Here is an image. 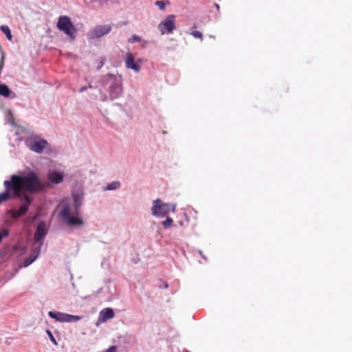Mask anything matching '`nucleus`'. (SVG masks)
<instances>
[{
	"instance_id": "20",
	"label": "nucleus",
	"mask_w": 352,
	"mask_h": 352,
	"mask_svg": "<svg viewBox=\"0 0 352 352\" xmlns=\"http://www.w3.org/2000/svg\"><path fill=\"white\" fill-rule=\"evenodd\" d=\"M36 256H30V257L26 258L24 261V267H28V265L32 264L34 262V261L36 259Z\"/></svg>"
},
{
	"instance_id": "25",
	"label": "nucleus",
	"mask_w": 352,
	"mask_h": 352,
	"mask_svg": "<svg viewBox=\"0 0 352 352\" xmlns=\"http://www.w3.org/2000/svg\"><path fill=\"white\" fill-rule=\"evenodd\" d=\"M116 347L114 346H111L105 352H116Z\"/></svg>"
},
{
	"instance_id": "23",
	"label": "nucleus",
	"mask_w": 352,
	"mask_h": 352,
	"mask_svg": "<svg viewBox=\"0 0 352 352\" xmlns=\"http://www.w3.org/2000/svg\"><path fill=\"white\" fill-rule=\"evenodd\" d=\"M155 4L159 7L161 10H165V3L162 1H157Z\"/></svg>"
},
{
	"instance_id": "6",
	"label": "nucleus",
	"mask_w": 352,
	"mask_h": 352,
	"mask_svg": "<svg viewBox=\"0 0 352 352\" xmlns=\"http://www.w3.org/2000/svg\"><path fill=\"white\" fill-rule=\"evenodd\" d=\"M175 18L174 14H170L159 23L157 28L161 34H172L173 32L176 28Z\"/></svg>"
},
{
	"instance_id": "11",
	"label": "nucleus",
	"mask_w": 352,
	"mask_h": 352,
	"mask_svg": "<svg viewBox=\"0 0 352 352\" xmlns=\"http://www.w3.org/2000/svg\"><path fill=\"white\" fill-rule=\"evenodd\" d=\"M46 226L44 222H41L38 226L37 229L36 230V232L34 234V241L38 242L42 239H43L46 235Z\"/></svg>"
},
{
	"instance_id": "9",
	"label": "nucleus",
	"mask_w": 352,
	"mask_h": 352,
	"mask_svg": "<svg viewBox=\"0 0 352 352\" xmlns=\"http://www.w3.org/2000/svg\"><path fill=\"white\" fill-rule=\"evenodd\" d=\"M115 316V313L111 308H104L99 313L98 321L100 322H105L108 320L113 318Z\"/></svg>"
},
{
	"instance_id": "12",
	"label": "nucleus",
	"mask_w": 352,
	"mask_h": 352,
	"mask_svg": "<svg viewBox=\"0 0 352 352\" xmlns=\"http://www.w3.org/2000/svg\"><path fill=\"white\" fill-rule=\"evenodd\" d=\"M47 145V142L46 140H42L32 143L30 148L36 153H41Z\"/></svg>"
},
{
	"instance_id": "1",
	"label": "nucleus",
	"mask_w": 352,
	"mask_h": 352,
	"mask_svg": "<svg viewBox=\"0 0 352 352\" xmlns=\"http://www.w3.org/2000/svg\"><path fill=\"white\" fill-rule=\"evenodd\" d=\"M4 192L0 193V204L14 197H21L23 192L36 193L43 190L46 184L33 171L25 175H12L3 182Z\"/></svg>"
},
{
	"instance_id": "16",
	"label": "nucleus",
	"mask_w": 352,
	"mask_h": 352,
	"mask_svg": "<svg viewBox=\"0 0 352 352\" xmlns=\"http://www.w3.org/2000/svg\"><path fill=\"white\" fill-rule=\"evenodd\" d=\"M10 94L9 87L6 85H0V95L8 97Z\"/></svg>"
},
{
	"instance_id": "10",
	"label": "nucleus",
	"mask_w": 352,
	"mask_h": 352,
	"mask_svg": "<svg viewBox=\"0 0 352 352\" xmlns=\"http://www.w3.org/2000/svg\"><path fill=\"white\" fill-rule=\"evenodd\" d=\"M125 64L127 68L131 69L136 72L140 70V65L134 61V57L131 53H127L126 54Z\"/></svg>"
},
{
	"instance_id": "5",
	"label": "nucleus",
	"mask_w": 352,
	"mask_h": 352,
	"mask_svg": "<svg viewBox=\"0 0 352 352\" xmlns=\"http://www.w3.org/2000/svg\"><path fill=\"white\" fill-rule=\"evenodd\" d=\"M175 206H171L169 204H164L160 199H157L153 201L151 212L153 216L165 217L167 216L170 210L175 212Z\"/></svg>"
},
{
	"instance_id": "31",
	"label": "nucleus",
	"mask_w": 352,
	"mask_h": 352,
	"mask_svg": "<svg viewBox=\"0 0 352 352\" xmlns=\"http://www.w3.org/2000/svg\"><path fill=\"white\" fill-rule=\"evenodd\" d=\"M188 352V351H187Z\"/></svg>"
},
{
	"instance_id": "19",
	"label": "nucleus",
	"mask_w": 352,
	"mask_h": 352,
	"mask_svg": "<svg viewBox=\"0 0 352 352\" xmlns=\"http://www.w3.org/2000/svg\"><path fill=\"white\" fill-rule=\"evenodd\" d=\"M173 222V219L170 217H167L166 219L162 222V225L165 228H167L172 225Z\"/></svg>"
},
{
	"instance_id": "15",
	"label": "nucleus",
	"mask_w": 352,
	"mask_h": 352,
	"mask_svg": "<svg viewBox=\"0 0 352 352\" xmlns=\"http://www.w3.org/2000/svg\"><path fill=\"white\" fill-rule=\"evenodd\" d=\"M1 30L4 33V34L6 36L7 38L9 41H12V36L10 32V30L8 26L6 25H3L0 28Z\"/></svg>"
},
{
	"instance_id": "14",
	"label": "nucleus",
	"mask_w": 352,
	"mask_h": 352,
	"mask_svg": "<svg viewBox=\"0 0 352 352\" xmlns=\"http://www.w3.org/2000/svg\"><path fill=\"white\" fill-rule=\"evenodd\" d=\"M111 29V28L110 25L97 26L94 29V35L96 37H100L103 35L108 34L110 32Z\"/></svg>"
},
{
	"instance_id": "24",
	"label": "nucleus",
	"mask_w": 352,
	"mask_h": 352,
	"mask_svg": "<svg viewBox=\"0 0 352 352\" xmlns=\"http://www.w3.org/2000/svg\"><path fill=\"white\" fill-rule=\"evenodd\" d=\"M191 34L195 37V38H201L202 39V33L199 31H197V30H195V31H192Z\"/></svg>"
},
{
	"instance_id": "8",
	"label": "nucleus",
	"mask_w": 352,
	"mask_h": 352,
	"mask_svg": "<svg viewBox=\"0 0 352 352\" xmlns=\"http://www.w3.org/2000/svg\"><path fill=\"white\" fill-rule=\"evenodd\" d=\"M23 195V200L25 202L20 206V208L14 212L12 217L14 218H18L26 213V212L28 210L29 205L30 204L32 199L31 198L28 196L27 195H25V192Z\"/></svg>"
},
{
	"instance_id": "7",
	"label": "nucleus",
	"mask_w": 352,
	"mask_h": 352,
	"mask_svg": "<svg viewBox=\"0 0 352 352\" xmlns=\"http://www.w3.org/2000/svg\"><path fill=\"white\" fill-rule=\"evenodd\" d=\"M48 315L52 318L60 322H74L82 319V316H74L58 311H49Z\"/></svg>"
},
{
	"instance_id": "2",
	"label": "nucleus",
	"mask_w": 352,
	"mask_h": 352,
	"mask_svg": "<svg viewBox=\"0 0 352 352\" xmlns=\"http://www.w3.org/2000/svg\"><path fill=\"white\" fill-rule=\"evenodd\" d=\"M102 86L109 85V95L111 99L118 98L122 93L121 81L115 75L107 74L102 80Z\"/></svg>"
},
{
	"instance_id": "21",
	"label": "nucleus",
	"mask_w": 352,
	"mask_h": 352,
	"mask_svg": "<svg viewBox=\"0 0 352 352\" xmlns=\"http://www.w3.org/2000/svg\"><path fill=\"white\" fill-rule=\"evenodd\" d=\"M129 41L130 43L141 42L142 39L139 36L134 34L131 36Z\"/></svg>"
},
{
	"instance_id": "17",
	"label": "nucleus",
	"mask_w": 352,
	"mask_h": 352,
	"mask_svg": "<svg viewBox=\"0 0 352 352\" xmlns=\"http://www.w3.org/2000/svg\"><path fill=\"white\" fill-rule=\"evenodd\" d=\"M120 187V183L118 181H114L109 183L107 186L105 188L107 190H112L118 189Z\"/></svg>"
},
{
	"instance_id": "27",
	"label": "nucleus",
	"mask_w": 352,
	"mask_h": 352,
	"mask_svg": "<svg viewBox=\"0 0 352 352\" xmlns=\"http://www.w3.org/2000/svg\"><path fill=\"white\" fill-rule=\"evenodd\" d=\"M104 65V63L102 61L100 62V64H99V66L98 67V69H100Z\"/></svg>"
},
{
	"instance_id": "4",
	"label": "nucleus",
	"mask_w": 352,
	"mask_h": 352,
	"mask_svg": "<svg viewBox=\"0 0 352 352\" xmlns=\"http://www.w3.org/2000/svg\"><path fill=\"white\" fill-rule=\"evenodd\" d=\"M71 206L69 204L63 206L60 212V216L68 226H81L83 225V221L78 217V214L71 216Z\"/></svg>"
},
{
	"instance_id": "22",
	"label": "nucleus",
	"mask_w": 352,
	"mask_h": 352,
	"mask_svg": "<svg viewBox=\"0 0 352 352\" xmlns=\"http://www.w3.org/2000/svg\"><path fill=\"white\" fill-rule=\"evenodd\" d=\"M46 332H47L50 340L53 342V344L55 345H57L58 344L57 342H56V339L54 338L52 332L50 330H47Z\"/></svg>"
},
{
	"instance_id": "18",
	"label": "nucleus",
	"mask_w": 352,
	"mask_h": 352,
	"mask_svg": "<svg viewBox=\"0 0 352 352\" xmlns=\"http://www.w3.org/2000/svg\"><path fill=\"white\" fill-rule=\"evenodd\" d=\"M74 206L76 210V214H79V208L81 206V201L78 200L76 197H74Z\"/></svg>"
},
{
	"instance_id": "28",
	"label": "nucleus",
	"mask_w": 352,
	"mask_h": 352,
	"mask_svg": "<svg viewBox=\"0 0 352 352\" xmlns=\"http://www.w3.org/2000/svg\"><path fill=\"white\" fill-rule=\"evenodd\" d=\"M87 89V87H82L80 88V91L82 92Z\"/></svg>"
},
{
	"instance_id": "30",
	"label": "nucleus",
	"mask_w": 352,
	"mask_h": 352,
	"mask_svg": "<svg viewBox=\"0 0 352 352\" xmlns=\"http://www.w3.org/2000/svg\"><path fill=\"white\" fill-rule=\"evenodd\" d=\"M143 42H144V43H148L146 41H144Z\"/></svg>"
},
{
	"instance_id": "3",
	"label": "nucleus",
	"mask_w": 352,
	"mask_h": 352,
	"mask_svg": "<svg viewBox=\"0 0 352 352\" xmlns=\"http://www.w3.org/2000/svg\"><path fill=\"white\" fill-rule=\"evenodd\" d=\"M58 29L64 32L72 40L76 38V28L72 23L71 19L67 16H60L56 24Z\"/></svg>"
},
{
	"instance_id": "26",
	"label": "nucleus",
	"mask_w": 352,
	"mask_h": 352,
	"mask_svg": "<svg viewBox=\"0 0 352 352\" xmlns=\"http://www.w3.org/2000/svg\"><path fill=\"white\" fill-rule=\"evenodd\" d=\"M2 234V237L3 236H6L8 235L9 232H8V230H3L2 233H1Z\"/></svg>"
},
{
	"instance_id": "29",
	"label": "nucleus",
	"mask_w": 352,
	"mask_h": 352,
	"mask_svg": "<svg viewBox=\"0 0 352 352\" xmlns=\"http://www.w3.org/2000/svg\"><path fill=\"white\" fill-rule=\"evenodd\" d=\"M216 8H217L218 10L219 9V6L218 4H216Z\"/></svg>"
},
{
	"instance_id": "13",
	"label": "nucleus",
	"mask_w": 352,
	"mask_h": 352,
	"mask_svg": "<svg viewBox=\"0 0 352 352\" xmlns=\"http://www.w3.org/2000/svg\"><path fill=\"white\" fill-rule=\"evenodd\" d=\"M47 178L52 183L58 184L63 181V175L59 172L53 171L48 173Z\"/></svg>"
}]
</instances>
